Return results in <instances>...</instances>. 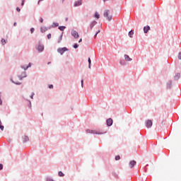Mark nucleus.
Listing matches in <instances>:
<instances>
[{
  "mask_svg": "<svg viewBox=\"0 0 181 181\" xmlns=\"http://www.w3.org/2000/svg\"><path fill=\"white\" fill-rule=\"evenodd\" d=\"M103 16L107 18L109 22L112 19V16L110 15V10H105L103 13Z\"/></svg>",
  "mask_w": 181,
  "mask_h": 181,
  "instance_id": "f257e3e1",
  "label": "nucleus"
},
{
  "mask_svg": "<svg viewBox=\"0 0 181 181\" xmlns=\"http://www.w3.org/2000/svg\"><path fill=\"white\" fill-rule=\"evenodd\" d=\"M67 50H69V49H67L66 47H63V48H59L57 49V52L60 54H63L64 53H65V52H67Z\"/></svg>",
  "mask_w": 181,
  "mask_h": 181,
  "instance_id": "f03ea898",
  "label": "nucleus"
},
{
  "mask_svg": "<svg viewBox=\"0 0 181 181\" xmlns=\"http://www.w3.org/2000/svg\"><path fill=\"white\" fill-rule=\"evenodd\" d=\"M71 35L75 39H78L79 37L78 33L76 30L71 31Z\"/></svg>",
  "mask_w": 181,
  "mask_h": 181,
  "instance_id": "7ed1b4c3",
  "label": "nucleus"
},
{
  "mask_svg": "<svg viewBox=\"0 0 181 181\" xmlns=\"http://www.w3.org/2000/svg\"><path fill=\"white\" fill-rule=\"evenodd\" d=\"M152 124H153L152 120L148 119L146 121V127L147 128H151V127H152Z\"/></svg>",
  "mask_w": 181,
  "mask_h": 181,
  "instance_id": "20e7f679",
  "label": "nucleus"
},
{
  "mask_svg": "<svg viewBox=\"0 0 181 181\" xmlns=\"http://www.w3.org/2000/svg\"><path fill=\"white\" fill-rule=\"evenodd\" d=\"M135 165H136V161H135V160H131V161L129 162V168H130L131 169H132V168L135 166Z\"/></svg>",
  "mask_w": 181,
  "mask_h": 181,
  "instance_id": "39448f33",
  "label": "nucleus"
},
{
  "mask_svg": "<svg viewBox=\"0 0 181 181\" xmlns=\"http://www.w3.org/2000/svg\"><path fill=\"white\" fill-rule=\"evenodd\" d=\"M107 127H111V125H112V119L109 118L107 119Z\"/></svg>",
  "mask_w": 181,
  "mask_h": 181,
  "instance_id": "423d86ee",
  "label": "nucleus"
},
{
  "mask_svg": "<svg viewBox=\"0 0 181 181\" xmlns=\"http://www.w3.org/2000/svg\"><path fill=\"white\" fill-rule=\"evenodd\" d=\"M92 134H93L94 135H101V134L103 133L98 130H92Z\"/></svg>",
  "mask_w": 181,
  "mask_h": 181,
  "instance_id": "0eeeda50",
  "label": "nucleus"
},
{
  "mask_svg": "<svg viewBox=\"0 0 181 181\" xmlns=\"http://www.w3.org/2000/svg\"><path fill=\"white\" fill-rule=\"evenodd\" d=\"M37 50H38V52H42V50H45V47L43 45H38Z\"/></svg>",
  "mask_w": 181,
  "mask_h": 181,
  "instance_id": "6e6552de",
  "label": "nucleus"
},
{
  "mask_svg": "<svg viewBox=\"0 0 181 181\" xmlns=\"http://www.w3.org/2000/svg\"><path fill=\"white\" fill-rule=\"evenodd\" d=\"M151 30V27L149 25L145 26L144 28V33H146L148 31Z\"/></svg>",
  "mask_w": 181,
  "mask_h": 181,
  "instance_id": "1a4fd4ad",
  "label": "nucleus"
},
{
  "mask_svg": "<svg viewBox=\"0 0 181 181\" xmlns=\"http://www.w3.org/2000/svg\"><path fill=\"white\" fill-rule=\"evenodd\" d=\"M124 60L126 62H132V59H131V57H129V56L127 54L124 55Z\"/></svg>",
  "mask_w": 181,
  "mask_h": 181,
  "instance_id": "9d476101",
  "label": "nucleus"
},
{
  "mask_svg": "<svg viewBox=\"0 0 181 181\" xmlns=\"http://www.w3.org/2000/svg\"><path fill=\"white\" fill-rule=\"evenodd\" d=\"M81 1L82 0H78L77 1H76L75 3H74V6L76 7V6H80V5H81Z\"/></svg>",
  "mask_w": 181,
  "mask_h": 181,
  "instance_id": "9b49d317",
  "label": "nucleus"
},
{
  "mask_svg": "<svg viewBox=\"0 0 181 181\" xmlns=\"http://www.w3.org/2000/svg\"><path fill=\"white\" fill-rule=\"evenodd\" d=\"M26 77V72H23L22 75L18 76L19 80H22V78Z\"/></svg>",
  "mask_w": 181,
  "mask_h": 181,
  "instance_id": "f8f14e48",
  "label": "nucleus"
},
{
  "mask_svg": "<svg viewBox=\"0 0 181 181\" xmlns=\"http://www.w3.org/2000/svg\"><path fill=\"white\" fill-rule=\"evenodd\" d=\"M32 64L30 63H29L28 66H25L23 65L21 67L22 69H25V70H28V69H29V67H31Z\"/></svg>",
  "mask_w": 181,
  "mask_h": 181,
  "instance_id": "ddd939ff",
  "label": "nucleus"
},
{
  "mask_svg": "<svg viewBox=\"0 0 181 181\" xmlns=\"http://www.w3.org/2000/svg\"><path fill=\"white\" fill-rule=\"evenodd\" d=\"M129 37H132L134 36V30H132L129 32Z\"/></svg>",
  "mask_w": 181,
  "mask_h": 181,
  "instance_id": "4468645a",
  "label": "nucleus"
},
{
  "mask_svg": "<svg viewBox=\"0 0 181 181\" xmlns=\"http://www.w3.org/2000/svg\"><path fill=\"white\" fill-rule=\"evenodd\" d=\"M94 17L96 18V19H100V13L95 12Z\"/></svg>",
  "mask_w": 181,
  "mask_h": 181,
  "instance_id": "2eb2a0df",
  "label": "nucleus"
},
{
  "mask_svg": "<svg viewBox=\"0 0 181 181\" xmlns=\"http://www.w3.org/2000/svg\"><path fill=\"white\" fill-rule=\"evenodd\" d=\"M88 67L89 69H91V59L88 58Z\"/></svg>",
  "mask_w": 181,
  "mask_h": 181,
  "instance_id": "dca6fc26",
  "label": "nucleus"
},
{
  "mask_svg": "<svg viewBox=\"0 0 181 181\" xmlns=\"http://www.w3.org/2000/svg\"><path fill=\"white\" fill-rule=\"evenodd\" d=\"M178 78H180V74H177L175 76V80H177Z\"/></svg>",
  "mask_w": 181,
  "mask_h": 181,
  "instance_id": "f3484780",
  "label": "nucleus"
},
{
  "mask_svg": "<svg viewBox=\"0 0 181 181\" xmlns=\"http://www.w3.org/2000/svg\"><path fill=\"white\" fill-rule=\"evenodd\" d=\"M59 30L63 31V30H64L66 29V27L65 26H59Z\"/></svg>",
  "mask_w": 181,
  "mask_h": 181,
  "instance_id": "a211bd4d",
  "label": "nucleus"
},
{
  "mask_svg": "<svg viewBox=\"0 0 181 181\" xmlns=\"http://www.w3.org/2000/svg\"><path fill=\"white\" fill-rule=\"evenodd\" d=\"M58 175H59V176H60V177L64 176V174L63 172H62V171H59V172L58 173Z\"/></svg>",
  "mask_w": 181,
  "mask_h": 181,
  "instance_id": "6ab92c4d",
  "label": "nucleus"
},
{
  "mask_svg": "<svg viewBox=\"0 0 181 181\" xmlns=\"http://www.w3.org/2000/svg\"><path fill=\"white\" fill-rule=\"evenodd\" d=\"M0 129L1 131H4V126H2V122H1V120H0Z\"/></svg>",
  "mask_w": 181,
  "mask_h": 181,
  "instance_id": "aec40b11",
  "label": "nucleus"
},
{
  "mask_svg": "<svg viewBox=\"0 0 181 181\" xmlns=\"http://www.w3.org/2000/svg\"><path fill=\"white\" fill-rule=\"evenodd\" d=\"M1 44L2 45H6V40H5L4 39H1Z\"/></svg>",
  "mask_w": 181,
  "mask_h": 181,
  "instance_id": "412c9836",
  "label": "nucleus"
},
{
  "mask_svg": "<svg viewBox=\"0 0 181 181\" xmlns=\"http://www.w3.org/2000/svg\"><path fill=\"white\" fill-rule=\"evenodd\" d=\"M119 159H121V157L119 156H115V160H119Z\"/></svg>",
  "mask_w": 181,
  "mask_h": 181,
  "instance_id": "4be33fe9",
  "label": "nucleus"
},
{
  "mask_svg": "<svg viewBox=\"0 0 181 181\" xmlns=\"http://www.w3.org/2000/svg\"><path fill=\"white\" fill-rule=\"evenodd\" d=\"M86 132H87V134H92L93 130H91V129H87V130H86Z\"/></svg>",
  "mask_w": 181,
  "mask_h": 181,
  "instance_id": "5701e85b",
  "label": "nucleus"
},
{
  "mask_svg": "<svg viewBox=\"0 0 181 181\" xmlns=\"http://www.w3.org/2000/svg\"><path fill=\"white\" fill-rule=\"evenodd\" d=\"M98 33H100V30L96 32V33H95V36H94V39H95V37H97V35H98Z\"/></svg>",
  "mask_w": 181,
  "mask_h": 181,
  "instance_id": "b1692460",
  "label": "nucleus"
},
{
  "mask_svg": "<svg viewBox=\"0 0 181 181\" xmlns=\"http://www.w3.org/2000/svg\"><path fill=\"white\" fill-rule=\"evenodd\" d=\"M81 87L83 88V86H84V80L82 79L81 81Z\"/></svg>",
  "mask_w": 181,
  "mask_h": 181,
  "instance_id": "393cba45",
  "label": "nucleus"
},
{
  "mask_svg": "<svg viewBox=\"0 0 181 181\" xmlns=\"http://www.w3.org/2000/svg\"><path fill=\"white\" fill-rule=\"evenodd\" d=\"M74 49H77L78 47V45L74 44Z\"/></svg>",
  "mask_w": 181,
  "mask_h": 181,
  "instance_id": "a878e982",
  "label": "nucleus"
},
{
  "mask_svg": "<svg viewBox=\"0 0 181 181\" xmlns=\"http://www.w3.org/2000/svg\"><path fill=\"white\" fill-rule=\"evenodd\" d=\"M51 38H52V34H48L47 39H51Z\"/></svg>",
  "mask_w": 181,
  "mask_h": 181,
  "instance_id": "bb28decb",
  "label": "nucleus"
},
{
  "mask_svg": "<svg viewBox=\"0 0 181 181\" xmlns=\"http://www.w3.org/2000/svg\"><path fill=\"white\" fill-rule=\"evenodd\" d=\"M178 59L181 60V52L178 54Z\"/></svg>",
  "mask_w": 181,
  "mask_h": 181,
  "instance_id": "cd10ccee",
  "label": "nucleus"
},
{
  "mask_svg": "<svg viewBox=\"0 0 181 181\" xmlns=\"http://www.w3.org/2000/svg\"><path fill=\"white\" fill-rule=\"evenodd\" d=\"M4 169V165L0 164V170H2Z\"/></svg>",
  "mask_w": 181,
  "mask_h": 181,
  "instance_id": "c85d7f7f",
  "label": "nucleus"
},
{
  "mask_svg": "<svg viewBox=\"0 0 181 181\" xmlns=\"http://www.w3.org/2000/svg\"><path fill=\"white\" fill-rule=\"evenodd\" d=\"M30 32L31 33H33V32H35V28H30Z\"/></svg>",
  "mask_w": 181,
  "mask_h": 181,
  "instance_id": "c756f323",
  "label": "nucleus"
},
{
  "mask_svg": "<svg viewBox=\"0 0 181 181\" xmlns=\"http://www.w3.org/2000/svg\"><path fill=\"white\" fill-rule=\"evenodd\" d=\"M13 83H14L15 84H21V83L16 81H13Z\"/></svg>",
  "mask_w": 181,
  "mask_h": 181,
  "instance_id": "7c9ffc66",
  "label": "nucleus"
},
{
  "mask_svg": "<svg viewBox=\"0 0 181 181\" xmlns=\"http://www.w3.org/2000/svg\"><path fill=\"white\" fill-rule=\"evenodd\" d=\"M25 5V0H22L21 6H23Z\"/></svg>",
  "mask_w": 181,
  "mask_h": 181,
  "instance_id": "2f4dec72",
  "label": "nucleus"
},
{
  "mask_svg": "<svg viewBox=\"0 0 181 181\" xmlns=\"http://www.w3.org/2000/svg\"><path fill=\"white\" fill-rule=\"evenodd\" d=\"M41 31L42 33H43V32H46V28H44V30H43V28H41Z\"/></svg>",
  "mask_w": 181,
  "mask_h": 181,
  "instance_id": "473e14b6",
  "label": "nucleus"
},
{
  "mask_svg": "<svg viewBox=\"0 0 181 181\" xmlns=\"http://www.w3.org/2000/svg\"><path fill=\"white\" fill-rule=\"evenodd\" d=\"M16 11H17V12H21V9L19 8V7L16 8Z\"/></svg>",
  "mask_w": 181,
  "mask_h": 181,
  "instance_id": "72a5a7b5",
  "label": "nucleus"
},
{
  "mask_svg": "<svg viewBox=\"0 0 181 181\" xmlns=\"http://www.w3.org/2000/svg\"><path fill=\"white\" fill-rule=\"evenodd\" d=\"M81 42H83V39L81 38L78 41V43H81Z\"/></svg>",
  "mask_w": 181,
  "mask_h": 181,
  "instance_id": "f704fd0d",
  "label": "nucleus"
},
{
  "mask_svg": "<svg viewBox=\"0 0 181 181\" xmlns=\"http://www.w3.org/2000/svg\"><path fill=\"white\" fill-rule=\"evenodd\" d=\"M49 88H53V85H49Z\"/></svg>",
  "mask_w": 181,
  "mask_h": 181,
  "instance_id": "c9c22d12",
  "label": "nucleus"
},
{
  "mask_svg": "<svg viewBox=\"0 0 181 181\" xmlns=\"http://www.w3.org/2000/svg\"><path fill=\"white\" fill-rule=\"evenodd\" d=\"M33 95H35V93H33L30 96V98L33 99Z\"/></svg>",
  "mask_w": 181,
  "mask_h": 181,
  "instance_id": "e433bc0d",
  "label": "nucleus"
},
{
  "mask_svg": "<svg viewBox=\"0 0 181 181\" xmlns=\"http://www.w3.org/2000/svg\"><path fill=\"white\" fill-rule=\"evenodd\" d=\"M40 23H43V18H40Z\"/></svg>",
  "mask_w": 181,
  "mask_h": 181,
  "instance_id": "4c0bfd02",
  "label": "nucleus"
},
{
  "mask_svg": "<svg viewBox=\"0 0 181 181\" xmlns=\"http://www.w3.org/2000/svg\"><path fill=\"white\" fill-rule=\"evenodd\" d=\"M13 26H16V23H13Z\"/></svg>",
  "mask_w": 181,
  "mask_h": 181,
  "instance_id": "58836bf2",
  "label": "nucleus"
},
{
  "mask_svg": "<svg viewBox=\"0 0 181 181\" xmlns=\"http://www.w3.org/2000/svg\"><path fill=\"white\" fill-rule=\"evenodd\" d=\"M107 1H108V0H103V2H107Z\"/></svg>",
  "mask_w": 181,
  "mask_h": 181,
  "instance_id": "ea45409f",
  "label": "nucleus"
},
{
  "mask_svg": "<svg viewBox=\"0 0 181 181\" xmlns=\"http://www.w3.org/2000/svg\"><path fill=\"white\" fill-rule=\"evenodd\" d=\"M40 1H43V0H40V1H38V4L40 2Z\"/></svg>",
  "mask_w": 181,
  "mask_h": 181,
  "instance_id": "a19ab883",
  "label": "nucleus"
},
{
  "mask_svg": "<svg viewBox=\"0 0 181 181\" xmlns=\"http://www.w3.org/2000/svg\"><path fill=\"white\" fill-rule=\"evenodd\" d=\"M57 26H59V23L57 24Z\"/></svg>",
  "mask_w": 181,
  "mask_h": 181,
  "instance_id": "79ce46f5",
  "label": "nucleus"
},
{
  "mask_svg": "<svg viewBox=\"0 0 181 181\" xmlns=\"http://www.w3.org/2000/svg\"><path fill=\"white\" fill-rule=\"evenodd\" d=\"M51 62H48V64H50Z\"/></svg>",
  "mask_w": 181,
  "mask_h": 181,
  "instance_id": "37998d69",
  "label": "nucleus"
},
{
  "mask_svg": "<svg viewBox=\"0 0 181 181\" xmlns=\"http://www.w3.org/2000/svg\"><path fill=\"white\" fill-rule=\"evenodd\" d=\"M94 23L95 24V23H96V22H94Z\"/></svg>",
  "mask_w": 181,
  "mask_h": 181,
  "instance_id": "c03bdc74",
  "label": "nucleus"
}]
</instances>
